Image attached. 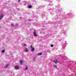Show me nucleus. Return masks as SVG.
<instances>
[{"label": "nucleus", "mask_w": 76, "mask_h": 76, "mask_svg": "<svg viewBox=\"0 0 76 76\" xmlns=\"http://www.w3.org/2000/svg\"><path fill=\"white\" fill-rule=\"evenodd\" d=\"M4 17V15H3V14H1L0 15V20H1L2 19V18H3Z\"/></svg>", "instance_id": "obj_1"}, {"label": "nucleus", "mask_w": 76, "mask_h": 76, "mask_svg": "<svg viewBox=\"0 0 76 76\" xmlns=\"http://www.w3.org/2000/svg\"><path fill=\"white\" fill-rule=\"evenodd\" d=\"M34 36V37H37V35L36 34V30H34L33 32Z\"/></svg>", "instance_id": "obj_2"}, {"label": "nucleus", "mask_w": 76, "mask_h": 76, "mask_svg": "<svg viewBox=\"0 0 76 76\" xmlns=\"http://www.w3.org/2000/svg\"><path fill=\"white\" fill-rule=\"evenodd\" d=\"M67 15H68L69 16L72 17L73 16V14L71 13H70L69 14H67Z\"/></svg>", "instance_id": "obj_3"}, {"label": "nucleus", "mask_w": 76, "mask_h": 76, "mask_svg": "<svg viewBox=\"0 0 76 76\" xmlns=\"http://www.w3.org/2000/svg\"><path fill=\"white\" fill-rule=\"evenodd\" d=\"M15 69H18L19 68V67L18 66L16 65L15 66Z\"/></svg>", "instance_id": "obj_4"}, {"label": "nucleus", "mask_w": 76, "mask_h": 76, "mask_svg": "<svg viewBox=\"0 0 76 76\" xmlns=\"http://www.w3.org/2000/svg\"><path fill=\"white\" fill-rule=\"evenodd\" d=\"M53 62L54 63H57L58 62V61L57 59H56V60L53 61Z\"/></svg>", "instance_id": "obj_5"}, {"label": "nucleus", "mask_w": 76, "mask_h": 76, "mask_svg": "<svg viewBox=\"0 0 76 76\" xmlns=\"http://www.w3.org/2000/svg\"><path fill=\"white\" fill-rule=\"evenodd\" d=\"M31 51H35V48H31Z\"/></svg>", "instance_id": "obj_6"}, {"label": "nucleus", "mask_w": 76, "mask_h": 76, "mask_svg": "<svg viewBox=\"0 0 76 76\" xmlns=\"http://www.w3.org/2000/svg\"><path fill=\"white\" fill-rule=\"evenodd\" d=\"M25 66L26 67L25 68V70H28V66H27V65H26Z\"/></svg>", "instance_id": "obj_7"}, {"label": "nucleus", "mask_w": 76, "mask_h": 76, "mask_svg": "<svg viewBox=\"0 0 76 76\" xmlns=\"http://www.w3.org/2000/svg\"><path fill=\"white\" fill-rule=\"evenodd\" d=\"M28 51H29V50H28V48H26L25 49V51H26V52H28Z\"/></svg>", "instance_id": "obj_8"}, {"label": "nucleus", "mask_w": 76, "mask_h": 76, "mask_svg": "<svg viewBox=\"0 0 76 76\" xmlns=\"http://www.w3.org/2000/svg\"><path fill=\"white\" fill-rule=\"evenodd\" d=\"M42 55V53H39L37 54V56H41V55Z\"/></svg>", "instance_id": "obj_9"}, {"label": "nucleus", "mask_w": 76, "mask_h": 76, "mask_svg": "<svg viewBox=\"0 0 76 76\" xmlns=\"http://www.w3.org/2000/svg\"><path fill=\"white\" fill-rule=\"evenodd\" d=\"M20 64H22V63H23V62L22 61V60H20Z\"/></svg>", "instance_id": "obj_10"}, {"label": "nucleus", "mask_w": 76, "mask_h": 76, "mask_svg": "<svg viewBox=\"0 0 76 76\" xmlns=\"http://www.w3.org/2000/svg\"><path fill=\"white\" fill-rule=\"evenodd\" d=\"M5 51V50H3L1 51V52L2 53H4Z\"/></svg>", "instance_id": "obj_11"}, {"label": "nucleus", "mask_w": 76, "mask_h": 76, "mask_svg": "<svg viewBox=\"0 0 76 76\" xmlns=\"http://www.w3.org/2000/svg\"><path fill=\"white\" fill-rule=\"evenodd\" d=\"M28 8H31L32 7V6H29L28 7Z\"/></svg>", "instance_id": "obj_12"}, {"label": "nucleus", "mask_w": 76, "mask_h": 76, "mask_svg": "<svg viewBox=\"0 0 76 76\" xmlns=\"http://www.w3.org/2000/svg\"><path fill=\"white\" fill-rule=\"evenodd\" d=\"M60 5H58V6H57V7H58V8H59V9L60 8Z\"/></svg>", "instance_id": "obj_13"}, {"label": "nucleus", "mask_w": 76, "mask_h": 76, "mask_svg": "<svg viewBox=\"0 0 76 76\" xmlns=\"http://www.w3.org/2000/svg\"><path fill=\"white\" fill-rule=\"evenodd\" d=\"M64 32V33H63ZM63 34H66V31H63Z\"/></svg>", "instance_id": "obj_14"}, {"label": "nucleus", "mask_w": 76, "mask_h": 76, "mask_svg": "<svg viewBox=\"0 0 76 76\" xmlns=\"http://www.w3.org/2000/svg\"><path fill=\"white\" fill-rule=\"evenodd\" d=\"M7 66H8V65H7L6 66H5L4 67L5 68H6V67H7Z\"/></svg>", "instance_id": "obj_15"}, {"label": "nucleus", "mask_w": 76, "mask_h": 76, "mask_svg": "<svg viewBox=\"0 0 76 76\" xmlns=\"http://www.w3.org/2000/svg\"><path fill=\"white\" fill-rule=\"evenodd\" d=\"M51 47H53V45H51Z\"/></svg>", "instance_id": "obj_16"}, {"label": "nucleus", "mask_w": 76, "mask_h": 76, "mask_svg": "<svg viewBox=\"0 0 76 76\" xmlns=\"http://www.w3.org/2000/svg\"><path fill=\"white\" fill-rule=\"evenodd\" d=\"M15 25H16V26H18V23L16 24Z\"/></svg>", "instance_id": "obj_17"}, {"label": "nucleus", "mask_w": 76, "mask_h": 76, "mask_svg": "<svg viewBox=\"0 0 76 76\" xmlns=\"http://www.w3.org/2000/svg\"><path fill=\"white\" fill-rule=\"evenodd\" d=\"M54 67L55 68H56V67H57V66H54Z\"/></svg>", "instance_id": "obj_18"}, {"label": "nucleus", "mask_w": 76, "mask_h": 76, "mask_svg": "<svg viewBox=\"0 0 76 76\" xmlns=\"http://www.w3.org/2000/svg\"><path fill=\"white\" fill-rule=\"evenodd\" d=\"M30 47H31V48H32V45H31V46H30Z\"/></svg>", "instance_id": "obj_19"}, {"label": "nucleus", "mask_w": 76, "mask_h": 76, "mask_svg": "<svg viewBox=\"0 0 76 76\" xmlns=\"http://www.w3.org/2000/svg\"><path fill=\"white\" fill-rule=\"evenodd\" d=\"M41 6V7H41V8H42V7H44V6Z\"/></svg>", "instance_id": "obj_20"}, {"label": "nucleus", "mask_w": 76, "mask_h": 76, "mask_svg": "<svg viewBox=\"0 0 76 76\" xmlns=\"http://www.w3.org/2000/svg\"><path fill=\"white\" fill-rule=\"evenodd\" d=\"M11 26H14L13 25V24H12Z\"/></svg>", "instance_id": "obj_21"}, {"label": "nucleus", "mask_w": 76, "mask_h": 76, "mask_svg": "<svg viewBox=\"0 0 76 76\" xmlns=\"http://www.w3.org/2000/svg\"><path fill=\"white\" fill-rule=\"evenodd\" d=\"M20 0H18V2H20Z\"/></svg>", "instance_id": "obj_22"}, {"label": "nucleus", "mask_w": 76, "mask_h": 76, "mask_svg": "<svg viewBox=\"0 0 76 76\" xmlns=\"http://www.w3.org/2000/svg\"><path fill=\"white\" fill-rule=\"evenodd\" d=\"M26 44H24V46H26Z\"/></svg>", "instance_id": "obj_23"}, {"label": "nucleus", "mask_w": 76, "mask_h": 76, "mask_svg": "<svg viewBox=\"0 0 76 76\" xmlns=\"http://www.w3.org/2000/svg\"><path fill=\"white\" fill-rule=\"evenodd\" d=\"M48 10H51V9H48Z\"/></svg>", "instance_id": "obj_24"}, {"label": "nucleus", "mask_w": 76, "mask_h": 76, "mask_svg": "<svg viewBox=\"0 0 76 76\" xmlns=\"http://www.w3.org/2000/svg\"><path fill=\"white\" fill-rule=\"evenodd\" d=\"M65 43H66V42H67V41H65Z\"/></svg>", "instance_id": "obj_25"}, {"label": "nucleus", "mask_w": 76, "mask_h": 76, "mask_svg": "<svg viewBox=\"0 0 76 76\" xmlns=\"http://www.w3.org/2000/svg\"><path fill=\"white\" fill-rule=\"evenodd\" d=\"M49 6H50V4H49Z\"/></svg>", "instance_id": "obj_26"}, {"label": "nucleus", "mask_w": 76, "mask_h": 76, "mask_svg": "<svg viewBox=\"0 0 76 76\" xmlns=\"http://www.w3.org/2000/svg\"><path fill=\"white\" fill-rule=\"evenodd\" d=\"M42 25H43V24H42Z\"/></svg>", "instance_id": "obj_27"}]
</instances>
